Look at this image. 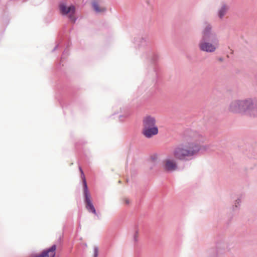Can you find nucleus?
Returning a JSON list of instances; mask_svg holds the SVG:
<instances>
[{
	"label": "nucleus",
	"mask_w": 257,
	"mask_h": 257,
	"mask_svg": "<svg viewBox=\"0 0 257 257\" xmlns=\"http://www.w3.org/2000/svg\"><path fill=\"white\" fill-rule=\"evenodd\" d=\"M188 145L181 144L175 148L173 151V155L175 158L180 161H188L193 159L195 156L201 150L213 151L211 149V145H200L198 142H203L204 138L198 132L190 131L188 136L185 137Z\"/></svg>",
	"instance_id": "obj_1"
},
{
	"label": "nucleus",
	"mask_w": 257,
	"mask_h": 257,
	"mask_svg": "<svg viewBox=\"0 0 257 257\" xmlns=\"http://www.w3.org/2000/svg\"><path fill=\"white\" fill-rule=\"evenodd\" d=\"M204 25L198 44L199 48L203 52L213 53L219 47V40L217 34L213 30L212 25L208 22H205Z\"/></svg>",
	"instance_id": "obj_2"
},
{
	"label": "nucleus",
	"mask_w": 257,
	"mask_h": 257,
	"mask_svg": "<svg viewBox=\"0 0 257 257\" xmlns=\"http://www.w3.org/2000/svg\"><path fill=\"white\" fill-rule=\"evenodd\" d=\"M229 110L234 113L243 112L251 117L257 116V107L250 98L232 101L229 104Z\"/></svg>",
	"instance_id": "obj_3"
},
{
	"label": "nucleus",
	"mask_w": 257,
	"mask_h": 257,
	"mask_svg": "<svg viewBox=\"0 0 257 257\" xmlns=\"http://www.w3.org/2000/svg\"><path fill=\"white\" fill-rule=\"evenodd\" d=\"M79 169L81 172V177L83 181V194L84 197V202L86 204L85 207L89 212L92 213L95 215L97 216L98 218L99 219V214L97 213L96 209L91 200V195L88 190L84 172L81 167H79Z\"/></svg>",
	"instance_id": "obj_4"
},
{
	"label": "nucleus",
	"mask_w": 257,
	"mask_h": 257,
	"mask_svg": "<svg viewBox=\"0 0 257 257\" xmlns=\"http://www.w3.org/2000/svg\"><path fill=\"white\" fill-rule=\"evenodd\" d=\"M61 14L64 16L69 14L68 18L73 23H75L77 20V18L74 16L75 8L73 5L67 7L65 3H60L59 6Z\"/></svg>",
	"instance_id": "obj_5"
},
{
	"label": "nucleus",
	"mask_w": 257,
	"mask_h": 257,
	"mask_svg": "<svg viewBox=\"0 0 257 257\" xmlns=\"http://www.w3.org/2000/svg\"><path fill=\"white\" fill-rule=\"evenodd\" d=\"M142 134L147 138H151L158 133L157 126L150 127H143Z\"/></svg>",
	"instance_id": "obj_6"
},
{
	"label": "nucleus",
	"mask_w": 257,
	"mask_h": 257,
	"mask_svg": "<svg viewBox=\"0 0 257 257\" xmlns=\"http://www.w3.org/2000/svg\"><path fill=\"white\" fill-rule=\"evenodd\" d=\"M135 43L138 45L139 47H145L148 46L150 43L149 37L147 36L138 37L135 38Z\"/></svg>",
	"instance_id": "obj_7"
},
{
	"label": "nucleus",
	"mask_w": 257,
	"mask_h": 257,
	"mask_svg": "<svg viewBox=\"0 0 257 257\" xmlns=\"http://www.w3.org/2000/svg\"><path fill=\"white\" fill-rule=\"evenodd\" d=\"M146 57L153 64H155L159 60L160 56L157 52L149 49L146 55Z\"/></svg>",
	"instance_id": "obj_8"
},
{
	"label": "nucleus",
	"mask_w": 257,
	"mask_h": 257,
	"mask_svg": "<svg viewBox=\"0 0 257 257\" xmlns=\"http://www.w3.org/2000/svg\"><path fill=\"white\" fill-rule=\"evenodd\" d=\"M156 119L150 115L145 117L143 121V127H150L156 126Z\"/></svg>",
	"instance_id": "obj_9"
},
{
	"label": "nucleus",
	"mask_w": 257,
	"mask_h": 257,
	"mask_svg": "<svg viewBox=\"0 0 257 257\" xmlns=\"http://www.w3.org/2000/svg\"><path fill=\"white\" fill-rule=\"evenodd\" d=\"M164 169L168 172H172L177 169V164L174 161L167 160L164 165Z\"/></svg>",
	"instance_id": "obj_10"
},
{
	"label": "nucleus",
	"mask_w": 257,
	"mask_h": 257,
	"mask_svg": "<svg viewBox=\"0 0 257 257\" xmlns=\"http://www.w3.org/2000/svg\"><path fill=\"white\" fill-rule=\"evenodd\" d=\"M242 200V195H239L237 198L234 200V203L232 206L233 211L235 212L238 211L240 208V203Z\"/></svg>",
	"instance_id": "obj_11"
},
{
	"label": "nucleus",
	"mask_w": 257,
	"mask_h": 257,
	"mask_svg": "<svg viewBox=\"0 0 257 257\" xmlns=\"http://www.w3.org/2000/svg\"><path fill=\"white\" fill-rule=\"evenodd\" d=\"M228 10L227 7L225 5L221 6L218 11V16L220 19H222L226 14Z\"/></svg>",
	"instance_id": "obj_12"
},
{
	"label": "nucleus",
	"mask_w": 257,
	"mask_h": 257,
	"mask_svg": "<svg viewBox=\"0 0 257 257\" xmlns=\"http://www.w3.org/2000/svg\"><path fill=\"white\" fill-rule=\"evenodd\" d=\"M92 8L97 13L104 12L106 11L104 8H100L97 2L93 1L92 3Z\"/></svg>",
	"instance_id": "obj_13"
},
{
	"label": "nucleus",
	"mask_w": 257,
	"mask_h": 257,
	"mask_svg": "<svg viewBox=\"0 0 257 257\" xmlns=\"http://www.w3.org/2000/svg\"><path fill=\"white\" fill-rule=\"evenodd\" d=\"M98 254V247L97 246L94 247L93 257H97Z\"/></svg>",
	"instance_id": "obj_14"
},
{
	"label": "nucleus",
	"mask_w": 257,
	"mask_h": 257,
	"mask_svg": "<svg viewBox=\"0 0 257 257\" xmlns=\"http://www.w3.org/2000/svg\"><path fill=\"white\" fill-rule=\"evenodd\" d=\"M138 233V231L137 230L136 231V233L134 236V239L135 241H137V234Z\"/></svg>",
	"instance_id": "obj_15"
},
{
	"label": "nucleus",
	"mask_w": 257,
	"mask_h": 257,
	"mask_svg": "<svg viewBox=\"0 0 257 257\" xmlns=\"http://www.w3.org/2000/svg\"><path fill=\"white\" fill-rule=\"evenodd\" d=\"M253 101L254 105L257 107V97H255L253 99L252 98Z\"/></svg>",
	"instance_id": "obj_16"
},
{
	"label": "nucleus",
	"mask_w": 257,
	"mask_h": 257,
	"mask_svg": "<svg viewBox=\"0 0 257 257\" xmlns=\"http://www.w3.org/2000/svg\"><path fill=\"white\" fill-rule=\"evenodd\" d=\"M124 202L126 204L128 205L130 204V200L128 199L125 198L124 199Z\"/></svg>",
	"instance_id": "obj_17"
},
{
	"label": "nucleus",
	"mask_w": 257,
	"mask_h": 257,
	"mask_svg": "<svg viewBox=\"0 0 257 257\" xmlns=\"http://www.w3.org/2000/svg\"><path fill=\"white\" fill-rule=\"evenodd\" d=\"M59 47V44H57L55 46V47L54 48V49L52 50V52L55 51Z\"/></svg>",
	"instance_id": "obj_18"
},
{
	"label": "nucleus",
	"mask_w": 257,
	"mask_h": 257,
	"mask_svg": "<svg viewBox=\"0 0 257 257\" xmlns=\"http://www.w3.org/2000/svg\"><path fill=\"white\" fill-rule=\"evenodd\" d=\"M128 115H129V114H125V115H120V116H119V117H120V118H121V117H127Z\"/></svg>",
	"instance_id": "obj_19"
},
{
	"label": "nucleus",
	"mask_w": 257,
	"mask_h": 257,
	"mask_svg": "<svg viewBox=\"0 0 257 257\" xmlns=\"http://www.w3.org/2000/svg\"><path fill=\"white\" fill-rule=\"evenodd\" d=\"M65 53L66 52L65 51H64L63 53V54H62V58L61 59H63L65 55Z\"/></svg>",
	"instance_id": "obj_20"
},
{
	"label": "nucleus",
	"mask_w": 257,
	"mask_h": 257,
	"mask_svg": "<svg viewBox=\"0 0 257 257\" xmlns=\"http://www.w3.org/2000/svg\"><path fill=\"white\" fill-rule=\"evenodd\" d=\"M213 257H217V254L216 251H214V254Z\"/></svg>",
	"instance_id": "obj_21"
},
{
	"label": "nucleus",
	"mask_w": 257,
	"mask_h": 257,
	"mask_svg": "<svg viewBox=\"0 0 257 257\" xmlns=\"http://www.w3.org/2000/svg\"><path fill=\"white\" fill-rule=\"evenodd\" d=\"M219 60L220 61H223V59L222 58H220L219 59Z\"/></svg>",
	"instance_id": "obj_22"
}]
</instances>
